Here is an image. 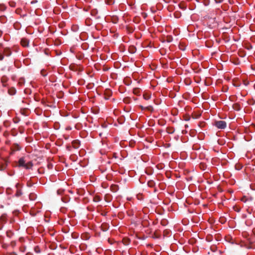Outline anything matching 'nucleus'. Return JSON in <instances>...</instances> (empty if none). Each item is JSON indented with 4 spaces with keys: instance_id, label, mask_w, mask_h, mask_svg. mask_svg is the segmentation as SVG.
Instances as JSON below:
<instances>
[{
    "instance_id": "7",
    "label": "nucleus",
    "mask_w": 255,
    "mask_h": 255,
    "mask_svg": "<svg viewBox=\"0 0 255 255\" xmlns=\"http://www.w3.org/2000/svg\"><path fill=\"white\" fill-rule=\"evenodd\" d=\"M10 149H14V150L19 151L21 149L20 146L17 143H13L10 147Z\"/></svg>"
},
{
    "instance_id": "19",
    "label": "nucleus",
    "mask_w": 255,
    "mask_h": 255,
    "mask_svg": "<svg viewBox=\"0 0 255 255\" xmlns=\"http://www.w3.org/2000/svg\"><path fill=\"white\" fill-rule=\"evenodd\" d=\"M34 250H35V252L37 253H40V249L38 247L35 248Z\"/></svg>"
},
{
    "instance_id": "5",
    "label": "nucleus",
    "mask_w": 255,
    "mask_h": 255,
    "mask_svg": "<svg viewBox=\"0 0 255 255\" xmlns=\"http://www.w3.org/2000/svg\"><path fill=\"white\" fill-rule=\"evenodd\" d=\"M21 44L24 47H27L29 44V40L26 38H22L21 40Z\"/></svg>"
},
{
    "instance_id": "20",
    "label": "nucleus",
    "mask_w": 255,
    "mask_h": 255,
    "mask_svg": "<svg viewBox=\"0 0 255 255\" xmlns=\"http://www.w3.org/2000/svg\"><path fill=\"white\" fill-rule=\"evenodd\" d=\"M15 152V150H14V149H10V155H12L13 154H14V153Z\"/></svg>"
},
{
    "instance_id": "3",
    "label": "nucleus",
    "mask_w": 255,
    "mask_h": 255,
    "mask_svg": "<svg viewBox=\"0 0 255 255\" xmlns=\"http://www.w3.org/2000/svg\"><path fill=\"white\" fill-rule=\"evenodd\" d=\"M214 125L219 129H224L227 127V123L224 121H218L215 122Z\"/></svg>"
},
{
    "instance_id": "9",
    "label": "nucleus",
    "mask_w": 255,
    "mask_h": 255,
    "mask_svg": "<svg viewBox=\"0 0 255 255\" xmlns=\"http://www.w3.org/2000/svg\"><path fill=\"white\" fill-rule=\"evenodd\" d=\"M101 229L103 231L105 232L108 230L109 227L107 224H103L101 225Z\"/></svg>"
},
{
    "instance_id": "16",
    "label": "nucleus",
    "mask_w": 255,
    "mask_h": 255,
    "mask_svg": "<svg viewBox=\"0 0 255 255\" xmlns=\"http://www.w3.org/2000/svg\"><path fill=\"white\" fill-rule=\"evenodd\" d=\"M143 97L145 100H148L150 98L151 96L148 95H144Z\"/></svg>"
},
{
    "instance_id": "18",
    "label": "nucleus",
    "mask_w": 255,
    "mask_h": 255,
    "mask_svg": "<svg viewBox=\"0 0 255 255\" xmlns=\"http://www.w3.org/2000/svg\"><path fill=\"white\" fill-rule=\"evenodd\" d=\"M145 109H147L149 111L153 110V107L152 106H148V107H146Z\"/></svg>"
},
{
    "instance_id": "14",
    "label": "nucleus",
    "mask_w": 255,
    "mask_h": 255,
    "mask_svg": "<svg viewBox=\"0 0 255 255\" xmlns=\"http://www.w3.org/2000/svg\"><path fill=\"white\" fill-rule=\"evenodd\" d=\"M106 2L108 4L111 5L114 3V0H106Z\"/></svg>"
},
{
    "instance_id": "21",
    "label": "nucleus",
    "mask_w": 255,
    "mask_h": 255,
    "mask_svg": "<svg viewBox=\"0 0 255 255\" xmlns=\"http://www.w3.org/2000/svg\"><path fill=\"white\" fill-rule=\"evenodd\" d=\"M140 107H141V109H142V110H143V109H144V108H143V106H140Z\"/></svg>"
},
{
    "instance_id": "12",
    "label": "nucleus",
    "mask_w": 255,
    "mask_h": 255,
    "mask_svg": "<svg viewBox=\"0 0 255 255\" xmlns=\"http://www.w3.org/2000/svg\"><path fill=\"white\" fill-rule=\"evenodd\" d=\"M6 8V6L4 4H0V10L4 11Z\"/></svg>"
},
{
    "instance_id": "15",
    "label": "nucleus",
    "mask_w": 255,
    "mask_h": 255,
    "mask_svg": "<svg viewBox=\"0 0 255 255\" xmlns=\"http://www.w3.org/2000/svg\"><path fill=\"white\" fill-rule=\"evenodd\" d=\"M41 74L44 77L46 76L47 74L46 71L45 70H42L41 71Z\"/></svg>"
},
{
    "instance_id": "6",
    "label": "nucleus",
    "mask_w": 255,
    "mask_h": 255,
    "mask_svg": "<svg viewBox=\"0 0 255 255\" xmlns=\"http://www.w3.org/2000/svg\"><path fill=\"white\" fill-rule=\"evenodd\" d=\"M8 78L6 76H3L1 78V82L2 84L3 87H6V83L8 81Z\"/></svg>"
},
{
    "instance_id": "4",
    "label": "nucleus",
    "mask_w": 255,
    "mask_h": 255,
    "mask_svg": "<svg viewBox=\"0 0 255 255\" xmlns=\"http://www.w3.org/2000/svg\"><path fill=\"white\" fill-rule=\"evenodd\" d=\"M80 145V142L79 140H74L72 141V146L75 148H78Z\"/></svg>"
},
{
    "instance_id": "11",
    "label": "nucleus",
    "mask_w": 255,
    "mask_h": 255,
    "mask_svg": "<svg viewBox=\"0 0 255 255\" xmlns=\"http://www.w3.org/2000/svg\"><path fill=\"white\" fill-rule=\"evenodd\" d=\"M147 184L148 186L153 187L155 185V183L153 181L150 180L148 182Z\"/></svg>"
},
{
    "instance_id": "2",
    "label": "nucleus",
    "mask_w": 255,
    "mask_h": 255,
    "mask_svg": "<svg viewBox=\"0 0 255 255\" xmlns=\"http://www.w3.org/2000/svg\"><path fill=\"white\" fill-rule=\"evenodd\" d=\"M18 167H22L26 169H30L33 166V164L31 161H29L26 163V160L24 157H22L19 158L18 161Z\"/></svg>"
},
{
    "instance_id": "13",
    "label": "nucleus",
    "mask_w": 255,
    "mask_h": 255,
    "mask_svg": "<svg viewBox=\"0 0 255 255\" xmlns=\"http://www.w3.org/2000/svg\"><path fill=\"white\" fill-rule=\"evenodd\" d=\"M22 192L21 190H17L16 193L15 194V196L17 197H19L20 195H21Z\"/></svg>"
},
{
    "instance_id": "8",
    "label": "nucleus",
    "mask_w": 255,
    "mask_h": 255,
    "mask_svg": "<svg viewBox=\"0 0 255 255\" xmlns=\"http://www.w3.org/2000/svg\"><path fill=\"white\" fill-rule=\"evenodd\" d=\"M8 93L10 95H14L16 93V90L13 87L10 88L8 90Z\"/></svg>"
},
{
    "instance_id": "17",
    "label": "nucleus",
    "mask_w": 255,
    "mask_h": 255,
    "mask_svg": "<svg viewBox=\"0 0 255 255\" xmlns=\"http://www.w3.org/2000/svg\"><path fill=\"white\" fill-rule=\"evenodd\" d=\"M241 201L244 202H246L247 201V198L246 197L244 196L241 199Z\"/></svg>"
},
{
    "instance_id": "1",
    "label": "nucleus",
    "mask_w": 255,
    "mask_h": 255,
    "mask_svg": "<svg viewBox=\"0 0 255 255\" xmlns=\"http://www.w3.org/2000/svg\"><path fill=\"white\" fill-rule=\"evenodd\" d=\"M12 54L10 48L4 47L2 43H0V61H2L4 59V55L8 57Z\"/></svg>"
},
{
    "instance_id": "10",
    "label": "nucleus",
    "mask_w": 255,
    "mask_h": 255,
    "mask_svg": "<svg viewBox=\"0 0 255 255\" xmlns=\"http://www.w3.org/2000/svg\"><path fill=\"white\" fill-rule=\"evenodd\" d=\"M111 189L113 192H116L118 190V186L116 185H113L111 186Z\"/></svg>"
}]
</instances>
